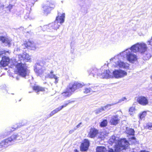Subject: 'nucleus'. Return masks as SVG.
<instances>
[{"label":"nucleus","instance_id":"nucleus-23","mask_svg":"<svg viewBox=\"0 0 152 152\" xmlns=\"http://www.w3.org/2000/svg\"><path fill=\"white\" fill-rule=\"evenodd\" d=\"M116 64L121 68H126L129 67V64L127 63H124L120 61H118Z\"/></svg>","mask_w":152,"mask_h":152},{"label":"nucleus","instance_id":"nucleus-6","mask_svg":"<svg viewBox=\"0 0 152 152\" xmlns=\"http://www.w3.org/2000/svg\"><path fill=\"white\" fill-rule=\"evenodd\" d=\"M34 71L37 75L41 76L44 72V69L40 63H37L34 66Z\"/></svg>","mask_w":152,"mask_h":152},{"label":"nucleus","instance_id":"nucleus-25","mask_svg":"<svg viewBox=\"0 0 152 152\" xmlns=\"http://www.w3.org/2000/svg\"><path fill=\"white\" fill-rule=\"evenodd\" d=\"M96 152H108V150L107 151L106 148L104 146H98L96 149Z\"/></svg>","mask_w":152,"mask_h":152},{"label":"nucleus","instance_id":"nucleus-10","mask_svg":"<svg viewBox=\"0 0 152 152\" xmlns=\"http://www.w3.org/2000/svg\"><path fill=\"white\" fill-rule=\"evenodd\" d=\"M118 144L121 147L122 149H125L129 146V142L125 139H123L118 140Z\"/></svg>","mask_w":152,"mask_h":152},{"label":"nucleus","instance_id":"nucleus-52","mask_svg":"<svg viewBox=\"0 0 152 152\" xmlns=\"http://www.w3.org/2000/svg\"><path fill=\"white\" fill-rule=\"evenodd\" d=\"M75 152H78L77 150H76L75 151Z\"/></svg>","mask_w":152,"mask_h":152},{"label":"nucleus","instance_id":"nucleus-38","mask_svg":"<svg viewBox=\"0 0 152 152\" xmlns=\"http://www.w3.org/2000/svg\"><path fill=\"white\" fill-rule=\"evenodd\" d=\"M93 91H91V92H95L97 90V87L94 86H93L89 87Z\"/></svg>","mask_w":152,"mask_h":152},{"label":"nucleus","instance_id":"nucleus-37","mask_svg":"<svg viewBox=\"0 0 152 152\" xmlns=\"http://www.w3.org/2000/svg\"><path fill=\"white\" fill-rule=\"evenodd\" d=\"M146 114L145 112H142V114H140V118L141 120L143 119L144 118L146 115Z\"/></svg>","mask_w":152,"mask_h":152},{"label":"nucleus","instance_id":"nucleus-12","mask_svg":"<svg viewBox=\"0 0 152 152\" xmlns=\"http://www.w3.org/2000/svg\"><path fill=\"white\" fill-rule=\"evenodd\" d=\"M18 60L23 62L30 60L31 58L28 54L26 53H23L22 54H20L18 55Z\"/></svg>","mask_w":152,"mask_h":152},{"label":"nucleus","instance_id":"nucleus-46","mask_svg":"<svg viewBox=\"0 0 152 152\" xmlns=\"http://www.w3.org/2000/svg\"><path fill=\"white\" fill-rule=\"evenodd\" d=\"M75 130H76V129H75V128H74V129L70 130H69V134H71L73 133L74 132V131H75Z\"/></svg>","mask_w":152,"mask_h":152},{"label":"nucleus","instance_id":"nucleus-9","mask_svg":"<svg viewBox=\"0 0 152 152\" xmlns=\"http://www.w3.org/2000/svg\"><path fill=\"white\" fill-rule=\"evenodd\" d=\"M54 5L52 4H49V5H45L43 7L44 14L47 15L50 13V11L54 9Z\"/></svg>","mask_w":152,"mask_h":152},{"label":"nucleus","instance_id":"nucleus-14","mask_svg":"<svg viewBox=\"0 0 152 152\" xmlns=\"http://www.w3.org/2000/svg\"><path fill=\"white\" fill-rule=\"evenodd\" d=\"M101 78H109L113 77L112 72H111L109 70L104 71L102 73H100V76H99Z\"/></svg>","mask_w":152,"mask_h":152},{"label":"nucleus","instance_id":"nucleus-54","mask_svg":"<svg viewBox=\"0 0 152 152\" xmlns=\"http://www.w3.org/2000/svg\"><path fill=\"white\" fill-rule=\"evenodd\" d=\"M151 78L152 79V76L151 77Z\"/></svg>","mask_w":152,"mask_h":152},{"label":"nucleus","instance_id":"nucleus-17","mask_svg":"<svg viewBox=\"0 0 152 152\" xmlns=\"http://www.w3.org/2000/svg\"><path fill=\"white\" fill-rule=\"evenodd\" d=\"M101 72V70L100 69H98L96 68H94L91 71L90 75L93 76V77H95V75L100 76Z\"/></svg>","mask_w":152,"mask_h":152},{"label":"nucleus","instance_id":"nucleus-42","mask_svg":"<svg viewBox=\"0 0 152 152\" xmlns=\"http://www.w3.org/2000/svg\"><path fill=\"white\" fill-rule=\"evenodd\" d=\"M125 99H126V97H124L122 98L121 99H120L118 102H116L115 103H117V104L118 103H120L123 101H124Z\"/></svg>","mask_w":152,"mask_h":152},{"label":"nucleus","instance_id":"nucleus-29","mask_svg":"<svg viewBox=\"0 0 152 152\" xmlns=\"http://www.w3.org/2000/svg\"><path fill=\"white\" fill-rule=\"evenodd\" d=\"M72 94L71 92H69L67 90V88L66 89V91L62 93L61 94L64 97L66 98L67 97H69Z\"/></svg>","mask_w":152,"mask_h":152},{"label":"nucleus","instance_id":"nucleus-43","mask_svg":"<svg viewBox=\"0 0 152 152\" xmlns=\"http://www.w3.org/2000/svg\"><path fill=\"white\" fill-rule=\"evenodd\" d=\"M130 140H132V142L134 143H135L136 142V138L134 137H132L130 138Z\"/></svg>","mask_w":152,"mask_h":152},{"label":"nucleus","instance_id":"nucleus-11","mask_svg":"<svg viewBox=\"0 0 152 152\" xmlns=\"http://www.w3.org/2000/svg\"><path fill=\"white\" fill-rule=\"evenodd\" d=\"M89 142L88 139H85L83 142L81 143L80 146V150L82 151H86L88 148Z\"/></svg>","mask_w":152,"mask_h":152},{"label":"nucleus","instance_id":"nucleus-8","mask_svg":"<svg viewBox=\"0 0 152 152\" xmlns=\"http://www.w3.org/2000/svg\"><path fill=\"white\" fill-rule=\"evenodd\" d=\"M27 123V121L26 120H23L20 123H19L18 124L15 125L14 126V127L12 128V129H10V128H8L7 129V134L6 135V136L9 134L10 132L15 130V129H18V128L21 127L22 126L26 125Z\"/></svg>","mask_w":152,"mask_h":152},{"label":"nucleus","instance_id":"nucleus-32","mask_svg":"<svg viewBox=\"0 0 152 152\" xmlns=\"http://www.w3.org/2000/svg\"><path fill=\"white\" fill-rule=\"evenodd\" d=\"M107 124V121L106 120H103L100 123V126L102 127H104L106 126Z\"/></svg>","mask_w":152,"mask_h":152},{"label":"nucleus","instance_id":"nucleus-1","mask_svg":"<svg viewBox=\"0 0 152 152\" xmlns=\"http://www.w3.org/2000/svg\"><path fill=\"white\" fill-rule=\"evenodd\" d=\"M145 46L144 44H139V43H137L132 45L130 48L127 49L121 53L120 55L124 56H125L128 61L133 63L137 60L136 55L133 53L142 52L145 50V49H144L145 47Z\"/></svg>","mask_w":152,"mask_h":152},{"label":"nucleus","instance_id":"nucleus-27","mask_svg":"<svg viewBox=\"0 0 152 152\" xmlns=\"http://www.w3.org/2000/svg\"><path fill=\"white\" fill-rule=\"evenodd\" d=\"M5 53L4 51H0V57L2 58H4V61H6L7 59L9 60V62L10 61L9 58L8 57H7L5 56Z\"/></svg>","mask_w":152,"mask_h":152},{"label":"nucleus","instance_id":"nucleus-15","mask_svg":"<svg viewBox=\"0 0 152 152\" xmlns=\"http://www.w3.org/2000/svg\"><path fill=\"white\" fill-rule=\"evenodd\" d=\"M0 41H1L5 45H9L11 40L9 38L3 36L2 34L0 33Z\"/></svg>","mask_w":152,"mask_h":152},{"label":"nucleus","instance_id":"nucleus-18","mask_svg":"<svg viewBox=\"0 0 152 152\" xmlns=\"http://www.w3.org/2000/svg\"><path fill=\"white\" fill-rule=\"evenodd\" d=\"M25 46L26 47L31 50H34L36 48L33 42L28 41L26 44L22 45V46Z\"/></svg>","mask_w":152,"mask_h":152},{"label":"nucleus","instance_id":"nucleus-36","mask_svg":"<svg viewBox=\"0 0 152 152\" xmlns=\"http://www.w3.org/2000/svg\"><path fill=\"white\" fill-rule=\"evenodd\" d=\"M104 111H105V109H104L103 107H102L101 108L98 109L96 110V113L99 114Z\"/></svg>","mask_w":152,"mask_h":152},{"label":"nucleus","instance_id":"nucleus-50","mask_svg":"<svg viewBox=\"0 0 152 152\" xmlns=\"http://www.w3.org/2000/svg\"><path fill=\"white\" fill-rule=\"evenodd\" d=\"M140 152H149V151H141Z\"/></svg>","mask_w":152,"mask_h":152},{"label":"nucleus","instance_id":"nucleus-13","mask_svg":"<svg viewBox=\"0 0 152 152\" xmlns=\"http://www.w3.org/2000/svg\"><path fill=\"white\" fill-rule=\"evenodd\" d=\"M137 101L140 104L143 106L146 105L148 103L147 98L144 96H139L137 99Z\"/></svg>","mask_w":152,"mask_h":152},{"label":"nucleus","instance_id":"nucleus-19","mask_svg":"<svg viewBox=\"0 0 152 152\" xmlns=\"http://www.w3.org/2000/svg\"><path fill=\"white\" fill-rule=\"evenodd\" d=\"M115 147L114 148V149L109 148L108 152H120L121 151L124 150L121 148V147L117 143L115 144Z\"/></svg>","mask_w":152,"mask_h":152},{"label":"nucleus","instance_id":"nucleus-40","mask_svg":"<svg viewBox=\"0 0 152 152\" xmlns=\"http://www.w3.org/2000/svg\"><path fill=\"white\" fill-rule=\"evenodd\" d=\"M72 102L73 101L69 102L68 103H65L63 105L59 106V107H60V108H61V110H62L63 108L66 107L68 105V104H69L70 103H71V102Z\"/></svg>","mask_w":152,"mask_h":152},{"label":"nucleus","instance_id":"nucleus-30","mask_svg":"<svg viewBox=\"0 0 152 152\" xmlns=\"http://www.w3.org/2000/svg\"><path fill=\"white\" fill-rule=\"evenodd\" d=\"M33 89L34 90L37 91V92L39 91H45L44 88L40 87L38 86H34L33 87Z\"/></svg>","mask_w":152,"mask_h":152},{"label":"nucleus","instance_id":"nucleus-41","mask_svg":"<svg viewBox=\"0 0 152 152\" xmlns=\"http://www.w3.org/2000/svg\"><path fill=\"white\" fill-rule=\"evenodd\" d=\"M61 110V108L60 107H58L56 108L55 110H54L55 113H56L60 111Z\"/></svg>","mask_w":152,"mask_h":152},{"label":"nucleus","instance_id":"nucleus-3","mask_svg":"<svg viewBox=\"0 0 152 152\" xmlns=\"http://www.w3.org/2000/svg\"><path fill=\"white\" fill-rule=\"evenodd\" d=\"M21 137L19 134H15L12 135L10 137L3 140L0 143V151L3 149L7 147L13 142L14 140H20Z\"/></svg>","mask_w":152,"mask_h":152},{"label":"nucleus","instance_id":"nucleus-49","mask_svg":"<svg viewBox=\"0 0 152 152\" xmlns=\"http://www.w3.org/2000/svg\"><path fill=\"white\" fill-rule=\"evenodd\" d=\"M21 49L20 48H15V50H16V51L18 52V51H20Z\"/></svg>","mask_w":152,"mask_h":152},{"label":"nucleus","instance_id":"nucleus-47","mask_svg":"<svg viewBox=\"0 0 152 152\" xmlns=\"http://www.w3.org/2000/svg\"><path fill=\"white\" fill-rule=\"evenodd\" d=\"M147 43L148 45H150L152 46V36L151 39L150 40L148 41Z\"/></svg>","mask_w":152,"mask_h":152},{"label":"nucleus","instance_id":"nucleus-4","mask_svg":"<svg viewBox=\"0 0 152 152\" xmlns=\"http://www.w3.org/2000/svg\"><path fill=\"white\" fill-rule=\"evenodd\" d=\"M14 65L17 69V72L19 75L25 77L28 73L27 66L25 63L18 60L17 63L15 64Z\"/></svg>","mask_w":152,"mask_h":152},{"label":"nucleus","instance_id":"nucleus-5","mask_svg":"<svg viewBox=\"0 0 152 152\" xmlns=\"http://www.w3.org/2000/svg\"><path fill=\"white\" fill-rule=\"evenodd\" d=\"M144 44L145 46V48H144V49H145V50H144L142 52H140L143 55V60H148L151 57V53H152V51L151 50H147V47L146 46V45L144 43H141L139 44Z\"/></svg>","mask_w":152,"mask_h":152},{"label":"nucleus","instance_id":"nucleus-51","mask_svg":"<svg viewBox=\"0 0 152 152\" xmlns=\"http://www.w3.org/2000/svg\"><path fill=\"white\" fill-rule=\"evenodd\" d=\"M16 79L18 80H19V78H18V77H16Z\"/></svg>","mask_w":152,"mask_h":152},{"label":"nucleus","instance_id":"nucleus-45","mask_svg":"<svg viewBox=\"0 0 152 152\" xmlns=\"http://www.w3.org/2000/svg\"><path fill=\"white\" fill-rule=\"evenodd\" d=\"M56 113L54 111V110H53L51 112V113L50 114V115H49V117H50L52 116L53 115H54Z\"/></svg>","mask_w":152,"mask_h":152},{"label":"nucleus","instance_id":"nucleus-7","mask_svg":"<svg viewBox=\"0 0 152 152\" xmlns=\"http://www.w3.org/2000/svg\"><path fill=\"white\" fill-rule=\"evenodd\" d=\"M127 75L126 72L121 70H115L112 73V76L116 78L122 77Z\"/></svg>","mask_w":152,"mask_h":152},{"label":"nucleus","instance_id":"nucleus-24","mask_svg":"<svg viewBox=\"0 0 152 152\" xmlns=\"http://www.w3.org/2000/svg\"><path fill=\"white\" fill-rule=\"evenodd\" d=\"M118 138L113 136L110 137L108 141V142L110 144H112L114 143H115V144H116L118 143Z\"/></svg>","mask_w":152,"mask_h":152},{"label":"nucleus","instance_id":"nucleus-31","mask_svg":"<svg viewBox=\"0 0 152 152\" xmlns=\"http://www.w3.org/2000/svg\"><path fill=\"white\" fill-rule=\"evenodd\" d=\"M117 104V103H112L107 104L106 106L103 107L104 109H105V111L107 110L110 108V107L114 105Z\"/></svg>","mask_w":152,"mask_h":152},{"label":"nucleus","instance_id":"nucleus-20","mask_svg":"<svg viewBox=\"0 0 152 152\" xmlns=\"http://www.w3.org/2000/svg\"><path fill=\"white\" fill-rule=\"evenodd\" d=\"M98 132V131L96 129L94 128H91L90 129L88 135L91 138H94L96 136Z\"/></svg>","mask_w":152,"mask_h":152},{"label":"nucleus","instance_id":"nucleus-33","mask_svg":"<svg viewBox=\"0 0 152 152\" xmlns=\"http://www.w3.org/2000/svg\"><path fill=\"white\" fill-rule=\"evenodd\" d=\"M94 90H92L90 89L89 87L85 88L84 89L83 92L85 94H88L91 92V91H93Z\"/></svg>","mask_w":152,"mask_h":152},{"label":"nucleus","instance_id":"nucleus-28","mask_svg":"<svg viewBox=\"0 0 152 152\" xmlns=\"http://www.w3.org/2000/svg\"><path fill=\"white\" fill-rule=\"evenodd\" d=\"M4 58H2L0 62V65L4 67L7 66L9 63V60L7 59L6 61H5Z\"/></svg>","mask_w":152,"mask_h":152},{"label":"nucleus","instance_id":"nucleus-16","mask_svg":"<svg viewBox=\"0 0 152 152\" xmlns=\"http://www.w3.org/2000/svg\"><path fill=\"white\" fill-rule=\"evenodd\" d=\"M119 120L118 115H115L111 117L110 122L112 125H115L118 123Z\"/></svg>","mask_w":152,"mask_h":152},{"label":"nucleus","instance_id":"nucleus-2","mask_svg":"<svg viewBox=\"0 0 152 152\" xmlns=\"http://www.w3.org/2000/svg\"><path fill=\"white\" fill-rule=\"evenodd\" d=\"M65 14H61L58 12V15L56 17V19L54 22L49 23L48 25L44 26L43 29L44 31L45 30L48 31H51L53 30H56L62 23H63L65 20Z\"/></svg>","mask_w":152,"mask_h":152},{"label":"nucleus","instance_id":"nucleus-48","mask_svg":"<svg viewBox=\"0 0 152 152\" xmlns=\"http://www.w3.org/2000/svg\"><path fill=\"white\" fill-rule=\"evenodd\" d=\"M82 124L81 122L78 125H77L75 127V129H77L80 126V125Z\"/></svg>","mask_w":152,"mask_h":152},{"label":"nucleus","instance_id":"nucleus-53","mask_svg":"<svg viewBox=\"0 0 152 152\" xmlns=\"http://www.w3.org/2000/svg\"><path fill=\"white\" fill-rule=\"evenodd\" d=\"M4 137V136H3V137H1V138H2Z\"/></svg>","mask_w":152,"mask_h":152},{"label":"nucleus","instance_id":"nucleus-35","mask_svg":"<svg viewBox=\"0 0 152 152\" xmlns=\"http://www.w3.org/2000/svg\"><path fill=\"white\" fill-rule=\"evenodd\" d=\"M76 86V88L77 89L82 87L84 85V84L83 83H80L78 82L75 83Z\"/></svg>","mask_w":152,"mask_h":152},{"label":"nucleus","instance_id":"nucleus-26","mask_svg":"<svg viewBox=\"0 0 152 152\" xmlns=\"http://www.w3.org/2000/svg\"><path fill=\"white\" fill-rule=\"evenodd\" d=\"M126 134L129 135H134V129L131 128H127L126 131Z\"/></svg>","mask_w":152,"mask_h":152},{"label":"nucleus","instance_id":"nucleus-34","mask_svg":"<svg viewBox=\"0 0 152 152\" xmlns=\"http://www.w3.org/2000/svg\"><path fill=\"white\" fill-rule=\"evenodd\" d=\"M135 111V108L134 107H131L129 110V113L130 115H133Z\"/></svg>","mask_w":152,"mask_h":152},{"label":"nucleus","instance_id":"nucleus-21","mask_svg":"<svg viewBox=\"0 0 152 152\" xmlns=\"http://www.w3.org/2000/svg\"><path fill=\"white\" fill-rule=\"evenodd\" d=\"M67 90L69 92L72 93H73L77 89L75 83L74 84L70 83L67 87Z\"/></svg>","mask_w":152,"mask_h":152},{"label":"nucleus","instance_id":"nucleus-44","mask_svg":"<svg viewBox=\"0 0 152 152\" xmlns=\"http://www.w3.org/2000/svg\"><path fill=\"white\" fill-rule=\"evenodd\" d=\"M13 5L10 4L7 7V8L9 9L10 11L11 10L12 8Z\"/></svg>","mask_w":152,"mask_h":152},{"label":"nucleus","instance_id":"nucleus-39","mask_svg":"<svg viewBox=\"0 0 152 152\" xmlns=\"http://www.w3.org/2000/svg\"><path fill=\"white\" fill-rule=\"evenodd\" d=\"M146 128L152 130V124L151 123H148L146 126Z\"/></svg>","mask_w":152,"mask_h":152},{"label":"nucleus","instance_id":"nucleus-22","mask_svg":"<svg viewBox=\"0 0 152 152\" xmlns=\"http://www.w3.org/2000/svg\"><path fill=\"white\" fill-rule=\"evenodd\" d=\"M53 71H51L50 73L48 75V76L50 78L53 79L54 78L55 79V83L56 84L58 82V77H57L54 74H53Z\"/></svg>","mask_w":152,"mask_h":152}]
</instances>
